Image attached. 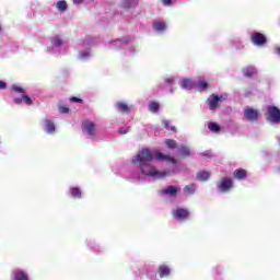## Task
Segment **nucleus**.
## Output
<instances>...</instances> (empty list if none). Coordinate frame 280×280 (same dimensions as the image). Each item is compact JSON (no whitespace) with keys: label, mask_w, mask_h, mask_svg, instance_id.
Instances as JSON below:
<instances>
[{"label":"nucleus","mask_w":280,"mask_h":280,"mask_svg":"<svg viewBox=\"0 0 280 280\" xmlns=\"http://www.w3.org/2000/svg\"><path fill=\"white\" fill-rule=\"evenodd\" d=\"M142 174L151 178H165L178 174L176 159L160 151L152 152L150 149L141 150Z\"/></svg>","instance_id":"obj_1"},{"label":"nucleus","mask_w":280,"mask_h":280,"mask_svg":"<svg viewBox=\"0 0 280 280\" xmlns=\"http://www.w3.org/2000/svg\"><path fill=\"white\" fill-rule=\"evenodd\" d=\"M234 184L233 178L231 177H222L217 182V190L219 194H229L233 190Z\"/></svg>","instance_id":"obj_2"},{"label":"nucleus","mask_w":280,"mask_h":280,"mask_svg":"<svg viewBox=\"0 0 280 280\" xmlns=\"http://www.w3.org/2000/svg\"><path fill=\"white\" fill-rule=\"evenodd\" d=\"M226 100H229V95H226V94L210 95L208 97V105H209L210 110H215V108H218V106H220V104H222V102H226Z\"/></svg>","instance_id":"obj_3"},{"label":"nucleus","mask_w":280,"mask_h":280,"mask_svg":"<svg viewBox=\"0 0 280 280\" xmlns=\"http://www.w3.org/2000/svg\"><path fill=\"white\" fill-rule=\"evenodd\" d=\"M267 119L270 124H280V109L277 106H268Z\"/></svg>","instance_id":"obj_4"},{"label":"nucleus","mask_w":280,"mask_h":280,"mask_svg":"<svg viewBox=\"0 0 280 280\" xmlns=\"http://www.w3.org/2000/svg\"><path fill=\"white\" fill-rule=\"evenodd\" d=\"M180 191V186H167L165 188H162L160 190L161 196H164L166 198H174L176 195Z\"/></svg>","instance_id":"obj_5"},{"label":"nucleus","mask_w":280,"mask_h":280,"mask_svg":"<svg viewBox=\"0 0 280 280\" xmlns=\"http://www.w3.org/2000/svg\"><path fill=\"white\" fill-rule=\"evenodd\" d=\"M173 218L182 222V220H187L189 218V210L185 208H177L173 210Z\"/></svg>","instance_id":"obj_6"},{"label":"nucleus","mask_w":280,"mask_h":280,"mask_svg":"<svg viewBox=\"0 0 280 280\" xmlns=\"http://www.w3.org/2000/svg\"><path fill=\"white\" fill-rule=\"evenodd\" d=\"M250 38H252V43L257 47H264V44L266 43V35L259 32L253 33Z\"/></svg>","instance_id":"obj_7"},{"label":"nucleus","mask_w":280,"mask_h":280,"mask_svg":"<svg viewBox=\"0 0 280 280\" xmlns=\"http://www.w3.org/2000/svg\"><path fill=\"white\" fill-rule=\"evenodd\" d=\"M244 117L245 119H247V121H257V117H259V112L252 107H246L244 109Z\"/></svg>","instance_id":"obj_8"},{"label":"nucleus","mask_w":280,"mask_h":280,"mask_svg":"<svg viewBox=\"0 0 280 280\" xmlns=\"http://www.w3.org/2000/svg\"><path fill=\"white\" fill-rule=\"evenodd\" d=\"M153 31L156 34H165V32L167 31V23L165 21L155 20L153 22Z\"/></svg>","instance_id":"obj_9"},{"label":"nucleus","mask_w":280,"mask_h":280,"mask_svg":"<svg viewBox=\"0 0 280 280\" xmlns=\"http://www.w3.org/2000/svg\"><path fill=\"white\" fill-rule=\"evenodd\" d=\"M164 83H165V88L168 89L171 95H174L176 91V88L174 86L176 84V77L174 75L164 77Z\"/></svg>","instance_id":"obj_10"},{"label":"nucleus","mask_w":280,"mask_h":280,"mask_svg":"<svg viewBox=\"0 0 280 280\" xmlns=\"http://www.w3.org/2000/svg\"><path fill=\"white\" fill-rule=\"evenodd\" d=\"M158 275H159L160 279H165V278L170 277V275H172V267H170L166 264H161L158 267Z\"/></svg>","instance_id":"obj_11"},{"label":"nucleus","mask_w":280,"mask_h":280,"mask_svg":"<svg viewBox=\"0 0 280 280\" xmlns=\"http://www.w3.org/2000/svg\"><path fill=\"white\" fill-rule=\"evenodd\" d=\"M83 130L90 136L95 137V122L91 120L83 121Z\"/></svg>","instance_id":"obj_12"},{"label":"nucleus","mask_w":280,"mask_h":280,"mask_svg":"<svg viewBox=\"0 0 280 280\" xmlns=\"http://www.w3.org/2000/svg\"><path fill=\"white\" fill-rule=\"evenodd\" d=\"M179 86L186 91H191V89H196V81L191 79H183L179 81Z\"/></svg>","instance_id":"obj_13"},{"label":"nucleus","mask_w":280,"mask_h":280,"mask_svg":"<svg viewBox=\"0 0 280 280\" xmlns=\"http://www.w3.org/2000/svg\"><path fill=\"white\" fill-rule=\"evenodd\" d=\"M149 113H152L153 115H159L161 110V104L156 101H152L148 105Z\"/></svg>","instance_id":"obj_14"},{"label":"nucleus","mask_w":280,"mask_h":280,"mask_svg":"<svg viewBox=\"0 0 280 280\" xmlns=\"http://www.w3.org/2000/svg\"><path fill=\"white\" fill-rule=\"evenodd\" d=\"M209 178H211V173L207 171H199L197 173V180H199L200 183H207Z\"/></svg>","instance_id":"obj_15"},{"label":"nucleus","mask_w":280,"mask_h":280,"mask_svg":"<svg viewBox=\"0 0 280 280\" xmlns=\"http://www.w3.org/2000/svg\"><path fill=\"white\" fill-rule=\"evenodd\" d=\"M44 124H45V130L46 132H48V135L56 132V125L54 124V121L49 119H45Z\"/></svg>","instance_id":"obj_16"},{"label":"nucleus","mask_w":280,"mask_h":280,"mask_svg":"<svg viewBox=\"0 0 280 280\" xmlns=\"http://www.w3.org/2000/svg\"><path fill=\"white\" fill-rule=\"evenodd\" d=\"M115 108L116 110H118L119 113H130V107L128 106V104L124 103V102H118L115 104Z\"/></svg>","instance_id":"obj_17"},{"label":"nucleus","mask_w":280,"mask_h":280,"mask_svg":"<svg viewBox=\"0 0 280 280\" xmlns=\"http://www.w3.org/2000/svg\"><path fill=\"white\" fill-rule=\"evenodd\" d=\"M209 84L207 83V81L199 79L198 81H195V89L197 91H207Z\"/></svg>","instance_id":"obj_18"},{"label":"nucleus","mask_w":280,"mask_h":280,"mask_svg":"<svg viewBox=\"0 0 280 280\" xmlns=\"http://www.w3.org/2000/svg\"><path fill=\"white\" fill-rule=\"evenodd\" d=\"M231 45L234 49H244V42L242 40V37H234L231 40Z\"/></svg>","instance_id":"obj_19"},{"label":"nucleus","mask_w":280,"mask_h":280,"mask_svg":"<svg viewBox=\"0 0 280 280\" xmlns=\"http://www.w3.org/2000/svg\"><path fill=\"white\" fill-rule=\"evenodd\" d=\"M255 73H257V68H255L253 66H248L243 69V74L245 75V78H253V75H255Z\"/></svg>","instance_id":"obj_20"},{"label":"nucleus","mask_w":280,"mask_h":280,"mask_svg":"<svg viewBox=\"0 0 280 280\" xmlns=\"http://www.w3.org/2000/svg\"><path fill=\"white\" fill-rule=\"evenodd\" d=\"M234 178H237V180H244V178H246V170L238 168L234 171Z\"/></svg>","instance_id":"obj_21"},{"label":"nucleus","mask_w":280,"mask_h":280,"mask_svg":"<svg viewBox=\"0 0 280 280\" xmlns=\"http://www.w3.org/2000/svg\"><path fill=\"white\" fill-rule=\"evenodd\" d=\"M56 8L59 12H67L69 10V5L67 4V1L60 0L57 2Z\"/></svg>","instance_id":"obj_22"},{"label":"nucleus","mask_w":280,"mask_h":280,"mask_svg":"<svg viewBox=\"0 0 280 280\" xmlns=\"http://www.w3.org/2000/svg\"><path fill=\"white\" fill-rule=\"evenodd\" d=\"M196 189H197L196 184H190L184 187V192H186L188 196H191L196 194Z\"/></svg>","instance_id":"obj_23"},{"label":"nucleus","mask_w":280,"mask_h":280,"mask_svg":"<svg viewBox=\"0 0 280 280\" xmlns=\"http://www.w3.org/2000/svg\"><path fill=\"white\" fill-rule=\"evenodd\" d=\"M139 4V2H137V1H135V0H127V1H124L122 2V8L125 9V10H128V9H130V8H135L136 5H138Z\"/></svg>","instance_id":"obj_24"},{"label":"nucleus","mask_w":280,"mask_h":280,"mask_svg":"<svg viewBox=\"0 0 280 280\" xmlns=\"http://www.w3.org/2000/svg\"><path fill=\"white\" fill-rule=\"evenodd\" d=\"M162 125L164 126L165 130H171V132H176V127L172 125V121L163 120Z\"/></svg>","instance_id":"obj_25"},{"label":"nucleus","mask_w":280,"mask_h":280,"mask_svg":"<svg viewBox=\"0 0 280 280\" xmlns=\"http://www.w3.org/2000/svg\"><path fill=\"white\" fill-rule=\"evenodd\" d=\"M70 194H71L72 198H82V190H80V188H78V187L71 188Z\"/></svg>","instance_id":"obj_26"},{"label":"nucleus","mask_w":280,"mask_h":280,"mask_svg":"<svg viewBox=\"0 0 280 280\" xmlns=\"http://www.w3.org/2000/svg\"><path fill=\"white\" fill-rule=\"evenodd\" d=\"M164 143H165V145L170 149V150H176V148H177V143H176V141L175 140H172V139H166V140H164Z\"/></svg>","instance_id":"obj_27"},{"label":"nucleus","mask_w":280,"mask_h":280,"mask_svg":"<svg viewBox=\"0 0 280 280\" xmlns=\"http://www.w3.org/2000/svg\"><path fill=\"white\" fill-rule=\"evenodd\" d=\"M208 128L210 132H214V133L220 132V126L215 122H209Z\"/></svg>","instance_id":"obj_28"},{"label":"nucleus","mask_w":280,"mask_h":280,"mask_svg":"<svg viewBox=\"0 0 280 280\" xmlns=\"http://www.w3.org/2000/svg\"><path fill=\"white\" fill-rule=\"evenodd\" d=\"M15 280H30V278L27 277V273H25L23 271H16Z\"/></svg>","instance_id":"obj_29"},{"label":"nucleus","mask_w":280,"mask_h":280,"mask_svg":"<svg viewBox=\"0 0 280 280\" xmlns=\"http://www.w3.org/2000/svg\"><path fill=\"white\" fill-rule=\"evenodd\" d=\"M22 101L26 106H32V104H34V101H32V97H30L27 94H22Z\"/></svg>","instance_id":"obj_30"},{"label":"nucleus","mask_w":280,"mask_h":280,"mask_svg":"<svg viewBox=\"0 0 280 280\" xmlns=\"http://www.w3.org/2000/svg\"><path fill=\"white\" fill-rule=\"evenodd\" d=\"M179 153L182 154V156H189V154H191L189 147H180L179 148Z\"/></svg>","instance_id":"obj_31"},{"label":"nucleus","mask_w":280,"mask_h":280,"mask_svg":"<svg viewBox=\"0 0 280 280\" xmlns=\"http://www.w3.org/2000/svg\"><path fill=\"white\" fill-rule=\"evenodd\" d=\"M51 45H54L55 47H60V45H62V39L56 36L51 39Z\"/></svg>","instance_id":"obj_32"},{"label":"nucleus","mask_w":280,"mask_h":280,"mask_svg":"<svg viewBox=\"0 0 280 280\" xmlns=\"http://www.w3.org/2000/svg\"><path fill=\"white\" fill-rule=\"evenodd\" d=\"M132 165H137V163H141V151L137 153V155L131 160Z\"/></svg>","instance_id":"obj_33"},{"label":"nucleus","mask_w":280,"mask_h":280,"mask_svg":"<svg viewBox=\"0 0 280 280\" xmlns=\"http://www.w3.org/2000/svg\"><path fill=\"white\" fill-rule=\"evenodd\" d=\"M12 91H15V93H21L22 95H25V90L21 86L15 85V84L12 85Z\"/></svg>","instance_id":"obj_34"},{"label":"nucleus","mask_w":280,"mask_h":280,"mask_svg":"<svg viewBox=\"0 0 280 280\" xmlns=\"http://www.w3.org/2000/svg\"><path fill=\"white\" fill-rule=\"evenodd\" d=\"M162 4L165 5V8H172L174 5V0H161Z\"/></svg>","instance_id":"obj_35"},{"label":"nucleus","mask_w":280,"mask_h":280,"mask_svg":"<svg viewBox=\"0 0 280 280\" xmlns=\"http://www.w3.org/2000/svg\"><path fill=\"white\" fill-rule=\"evenodd\" d=\"M70 102H74L77 104H82V98H78L77 96H71L70 97Z\"/></svg>","instance_id":"obj_36"},{"label":"nucleus","mask_w":280,"mask_h":280,"mask_svg":"<svg viewBox=\"0 0 280 280\" xmlns=\"http://www.w3.org/2000/svg\"><path fill=\"white\" fill-rule=\"evenodd\" d=\"M59 112L62 113L63 115H67V113H69V107H67V106H60V107H59Z\"/></svg>","instance_id":"obj_37"},{"label":"nucleus","mask_w":280,"mask_h":280,"mask_svg":"<svg viewBox=\"0 0 280 280\" xmlns=\"http://www.w3.org/2000/svg\"><path fill=\"white\" fill-rule=\"evenodd\" d=\"M4 89H8V83L0 81V91H4Z\"/></svg>","instance_id":"obj_38"},{"label":"nucleus","mask_w":280,"mask_h":280,"mask_svg":"<svg viewBox=\"0 0 280 280\" xmlns=\"http://www.w3.org/2000/svg\"><path fill=\"white\" fill-rule=\"evenodd\" d=\"M23 103V96L14 98V104H22Z\"/></svg>","instance_id":"obj_39"},{"label":"nucleus","mask_w":280,"mask_h":280,"mask_svg":"<svg viewBox=\"0 0 280 280\" xmlns=\"http://www.w3.org/2000/svg\"><path fill=\"white\" fill-rule=\"evenodd\" d=\"M118 132L119 135H127L128 129H119Z\"/></svg>","instance_id":"obj_40"},{"label":"nucleus","mask_w":280,"mask_h":280,"mask_svg":"<svg viewBox=\"0 0 280 280\" xmlns=\"http://www.w3.org/2000/svg\"><path fill=\"white\" fill-rule=\"evenodd\" d=\"M275 51H276L277 56L280 57V46L276 47Z\"/></svg>","instance_id":"obj_41"},{"label":"nucleus","mask_w":280,"mask_h":280,"mask_svg":"<svg viewBox=\"0 0 280 280\" xmlns=\"http://www.w3.org/2000/svg\"><path fill=\"white\" fill-rule=\"evenodd\" d=\"M83 0H73V3H75L77 5H79V3H82Z\"/></svg>","instance_id":"obj_42"},{"label":"nucleus","mask_w":280,"mask_h":280,"mask_svg":"<svg viewBox=\"0 0 280 280\" xmlns=\"http://www.w3.org/2000/svg\"><path fill=\"white\" fill-rule=\"evenodd\" d=\"M278 173L280 174V165L278 166Z\"/></svg>","instance_id":"obj_43"}]
</instances>
